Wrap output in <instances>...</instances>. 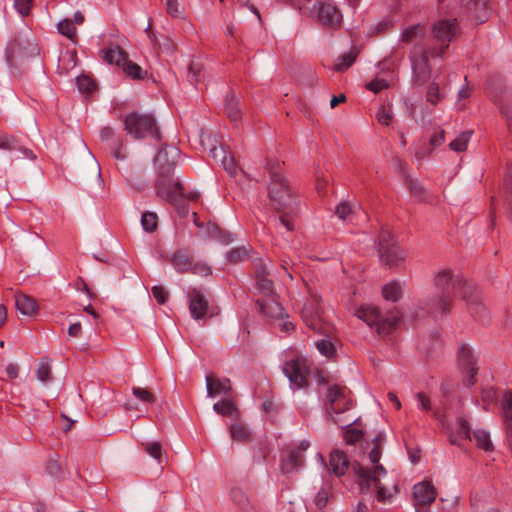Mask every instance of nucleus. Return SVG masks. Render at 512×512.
I'll return each mask as SVG.
<instances>
[{"label": "nucleus", "instance_id": "423d86ee", "mask_svg": "<svg viewBox=\"0 0 512 512\" xmlns=\"http://www.w3.org/2000/svg\"><path fill=\"white\" fill-rule=\"evenodd\" d=\"M472 436L476 445L484 451L489 452L494 449L490 435L486 430L476 429L471 435L467 420L463 417H458L451 428L450 442L452 444H457L462 439L472 440Z\"/></svg>", "mask_w": 512, "mask_h": 512}, {"label": "nucleus", "instance_id": "5fc2aeb1", "mask_svg": "<svg viewBox=\"0 0 512 512\" xmlns=\"http://www.w3.org/2000/svg\"><path fill=\"white\" fill-rule=\"evenodd\" d=\"M501 115L506 119L508 126L512 124V102L506 101L498 104Z\"/></svg>", "mask_w": 512, "mask_h": 512}, {"label": "nucleus", "instance_id": "f8f14e48", "mask_svg": "<svg viewBox=\"0 0 512 512\" xmlns=\"http://www.w3.org/2000/svg\"><path fill=\"white\" fill-rule=\"evenodd\" d=\"M310 444L304 440L299 445L288 451L285 457L281 459V471L285 475L296 472L304 463V452L309 448Z\"/></svg>", "mask_w": 512, "mask_h": 512}, {"label": "nucleus", "instance_id": "09e8293b", "mask_svg": "<svg viewBox=\"0 0 512 512\" xmlns=\"http://www.w3.org/2000/svg\"><path fill=\"white\" fill-rule=\"evenodd\" d=\"M76 84H77L79 91L84 92V93H90L96 87L95 82L88 76L77 77Z\"/></svg>", "mask_w": 512, "mask_h": 512}, {"label": "nucleus", "instance_id": "bf43d9fd", "mask_svg": "<svg viewBox=\"0 0 512 512\" xmlns=\"http://www.w3.org/2000/svg\"><path fill=\"white\" fill-rule=\"evenodd\" d=\"M392 245H395V243L392 241V234L387 230L381 231L379 236L378 249L389 248Z\"/></svg>", "mask_w": 512, "mask_h": 512}, {"label": "nucleus", "instance_id": "1a4fd4ad", "mask_svg": "<svg viewBox=\"0 0 512 512\" xmlns=\"http://www.w3.org/2000/svg\"><path fill=\"white\" fill-rule=\"evenodd\" d=\"M283 373L296 388H304L308 385L307 376L309 364L306 357L296 355L288 359L283 365Z\"/></svg>", "mask_w": 512, "mask_h": 512}, {"label": "nucleus", "instance_id": "20e7f679", "mask_svg": "<svg viewBox=\"0 0 512 512\" xmlns=\"http://www.w3.org/2000/svg\"><path fill=\"white\" fill-rule=\"evenodd\" d=\"M349 394L350 391L346 387L333 385L328 388L326 396V413L335 424L349 426L353 423L351 419L343 422L336 418L337 415L350 409L352 402Z\"/></svg>", "mask_w": 512, "mask_h": 512}, {"label": "nucleus", "instance_id": "ddd939ff", "mask_svg": "<svg viewBox=\"0 0 512 512\" xmlns=\"http://www.w3.org/2000/svg\"><path fill=\"white\" fill-rule=\"evenodd\" d=\"M412 68H413V83L421 86L427 82L431 76V68L429 66L428 54L423 51L419 58H416L415 54L411 56Z\"/></svg>", "mask_w": 512, "mask_h": 512}, {"label": "nucleus", "instance_id": "052dcab7", "mask_svg": "<svg viewBox=\"0 0 512 512\" xmlns=\"http://www.w3.org/2000/svg\"><path fill=\"white\" fill-rule=\"evenodd\" d=\"M31 3L32 0H15L14 6L22 16H26L30 12Z\"/></svg>", "mask_w": 512, "mask_h": 512}, {"label": "nucleus", "instance_id": "7ed1b4c3", "mask_svg": "<svg viewBox=\"0 0 512 512\" xmlns=\"http://www.w3.org/2000/svg\"><path fill=\"white\" fill-rule=\"evenodd\" d=\"M180 156V150L174 146H166L160 149L155 157V166L157 170L156 191L162 199L176 203L184 198L183 186L180 182H173V190L166 189V181L170 180L173 174L176 161Z\"/></svg>", "mask_w": 512, "mask_h": 512}, {"label": "nucleus", "instance_id": "72a5a7b5", "mask_svg": "<svg viewBox=\"0 0 512 512\" xmlns=\"http://www.w3.org/2000/svg\"><path fill=\"white\" fill-rule=\"evenodd\" d=\"M238 104V99L235 97V95L229 94L227 96L225 101V110L228 118L233 122H237L241 117Z\"/></svg>", "mask_w": 512, "mask_h": 512}, {"label": "nucleus", "instance_id": "774afa93", "mask_svg": "<svg viewBox=\"0 0 512 512\" xmlns=\"http://www.w3.org/2000/svg\"><path fill=\"white\" fill-rule=\"evenodd\" d=\"M210 154L216 161L221 162L228 155V152L225 150V148L223 146L220 145V146H214L213 148H211Z\"/></svg>", "mask_w": 512, "mask_h": 512}, {"label": "nucleus", "instance_id": "de8ad7c7", "mask_svg": "<svg viewBox=\"0 0 512 512\" xmlns=\"http://www.w3.org/2000/svg\"><path fill=\"white\" fill-rule=\"evenodd\" d=\"M335 214L343 221L351 220L353 215L352 205L347 201H343L336 207Z\"/></svg>", "mask_w": 512, "mask_h": 512}, {"label": "nucleus", "instance_id": "37998d69", "mask_svg": "<svg viewBox=\"0 0 512 512\" xmlns=\"http://www.w3.org/2000/svg\"><path fill=\"white\" fill-rule=\"evenodd\" d=\"M121 66L123 67V71L130 77L134 78V79H140L142 78V75H141V72H142V69L141 67L128 60V57H125V60L122 62Z\"/></svg>", "mask_w": 512, "mask_h": 512}, {"label": "nucleus", "instance_id": "a18cd8bd", "mask_svg": "<svg viewBox=\"0 0 512 512\" xmlns=\"http://www.w3.org/2000/svg\"><path fill=\"white\" fill-rule=\"evenodd\" d=\"M18 148H20V142L15 136L0 134V149L13 151Z\"/></svg>", "mask_w": 512, "mask_h": 512}, {"label": "nucleus", "instance_id": "4d7b16f0", "mask_svg": "<svg viewBox=\"0 0 512 512\" xmlns=\"http://www.w3.org/2000/svg\"><path fill=\"white\" fill-rule=\"evenodd\" d=\"M388 82L385 79H375L366 84V88L374 93H379L380 91L388 88Z\"/></svg>", "mask_w": 512, "mask_h": 512}, {"label": "nucleus", "instance_id": "0eeeda50", "mask_svg": "<svg viewBox=\"0 0 512 512\" xmlns=\"http://www.w3.org/2000/svg\"><path fill=\"white\" fill-rule=\"evenodd\" d=\"M124 130L135 139H141L148 135L158 137L155 118L151 114L132 112L124 119Z\"/></svg>", "mask_w": 512, "mask_h": 512}, {"label": "nucleus", "instance_id": "3c124183", "mask_svg": "<svg viewBox=\"0 0 512 512\" xmlns=\"http://www.w3.org/2000/svg\"><path fill=\"white\" fill-rule=\"evenodd\" d=\"M247 257H248V252L245 247L234 248L227 254L228 260L230 262H234V263L242 261V260L246 259Z\"/></svg>", "mask_w": 512, "mask_h": 512}, {"label": "nucleus", "instance_id": "f3484780", "mask_svg": "<svg viewBox=\"0 0 512 512\" xmlns=\"http://www.w3.org/2000/svg\"><path fill=\"white\" fill-rule=\"evenodd\" d=\"M415 506L430 505L437 497L434 486L429 481L417 483L413 487Z\"/></svg>", "mask_w": 512, "mask_h": 512}, {"label": "nucleus", "instance_id": "49530a36", "mask_svg": "<svg viewBox=\"0 0 512 512\" xmlns=\"http://www.w3.org/2000/svg\"><path fill=\"white\" fill-rule=\"evenodd\" d=\"M442 98L440 93L439 84L432 82L429 84L426 92V101L431 105H436Z\"/></svg>", "mask_w": 512, "mask_h": 512}, {"label": "nucleus", "instance_id": "dca6fc26", "mask_svg": "<svg viewBox=\"0 0 512 512\" xmlns=\"http://www.w3.org/2000/svg\"><path fill=\"white\" fill-rule=\"evenodd\" d=\"M189 297V311L195 320H200L205 317L209 303L203 293L197 289H192L188 293Z\"/></svg>", "mask_w": 512, "mask_h": 512}, {"label": "nucleus", "instance_id": "412c9836", "mask_svg": "<svg viewBox=\"0 0 512 512\" xmlns=\"http://www.w3.org/2000/svg\"><path fill=\"white\" fill-rule=\"evenodd\" d=\"M206 389L209 397L229 395L232 391L231 383L228 378L213 379L210 376H206Z\"/></svg>", "mask_w": 512, "mask_h": 512}, {"label": "nucleus", "instance_id": "473e14b6", "mask_svg": "<svg viewBox=\"0 0 512 512\" xmlns=\"http://www.w3.org/2000/svg\"><path fill=\"white\" fill-rule=\"evenodd\" d=\"M500 409L503 417L504 427L512 424V392L504 391L500 399Z\"/></svg>", "mask_w": 512, "mask_h": 512}, {"label": "nucleus", "instance_id": "9b49d317", "mask_svg": "<svg viewBox=\"0 0 512 512\" xmlns=\"http://www.w3.org/2000/svg\"><path fill=\"white\" fill-rule=\"evenodd\" d=\"M457 361L460 370L467 374L464 378V384L466 386H472L475 383L478 366L473 351L468 345L462 344L459 347Z\"/></svg>", "mask_w": 512, "mask_h": 512}, {"label": "nucleus", "instance_id": "39448f33", "mask_svg": "<svg viewBox=\"0 0 512 512\" xmlns=\"http://www.w3.org/2000/svg\"><path fill=\"white\" fill-rule=\"evenodd\" d=\"M359 319L369 327L374 328L379 335H387L391 332L398 321V317L392 313L382 315L379 309L373 305H365L356 311Z\"/></svg>", "mask_w": 512, "mask_h": 512}, {"label": "nucleus", "instance_id": "338daca9", "mask_svg": "<svg viewBox=\"0 0 512 512\" xmlns=\"http://www.w3.org/2000/svg\"><path fill=\"white\" fill-rule=\"evenodd\" d=\"M110 148L112 150V153H113V156H114L115 159L119 160V159H124L125 158V155L122 154V152H121V150L123 148V144H122L121 139L113 140Z\"/></svg>", "mask_w": 512, "mask_h": 512}, {"label": "nucleus", "instance_id": "2f4dec72", "mask_svg": "<svg viewBox=\"0 0 512 512\" xmlns=\"http://www.w3.org/2000/svg\"><path fill=\"white\" fill-rule=\"evenodd\" d=\"M409 190L411 196L417 202H432L433 196L425 189V187L417 180L409 181Z\"/></svg>", "mask_w": 512, "mask_h": 512}, {"label": "nucleus", "instance_id": "58836bf2", "mask_svg": "<svg viewBox=\"0 0 512 512\" xmlns=\"http://www.w3.org/2000/svg\"><path fill=\"white\" fill-rule=\"evenodd\" d=\"M158 223V217L156 213L153 212H145L143 213L141 217V224L143 229L148 232L152 233L156 230Z\"/></svg>", "mask_w": 512, "mask_h": 512}, {"label": "nucleus", "instance_id": "603ef678", "mask_svg": "<svg viewBox=\"0 0 512 512\" xmlns=\"http://www.w3.org/2000/svg\"><path fill=\"white\" fill-rule=\"evenodd\" d=\"M166 12L172 17H181L183 10L181 9L178 0H164Z\"/></svg>", "mask_w": 512, "mask_h": 512}, {"label": "nucleus", "instance_id": "cd10ccee", "mask_svg": "<svg viewBox=\"0 0 512 512\" xmlns=\"http://www.w3.org/2000/svg\"><path fill=\"white\" fill-rule=\"evenodd\" d=\"M330 466L337 476H342L349 466V461L344 452L335 450L330 455Z\"/></svg>", "mask_w": 512, "mask_h": 512}, {"label": "nucleus", "instance_id": "8fccbe9b", "mask_svg": "<svg viewBox=\"0 0 512 512\" xmlns=\"http://www.w3.org/2000/svg\"><path fill=\"white\" fill-rule=\"evenodd\" d=\"M316 347L322 355L328 358L332 357L335 353V347L333 343L327 339L318 341L316 343Z\"/></svg>", "mask_w": 512, "mask_h": 512}, {"label": "nucleus", "instance_id": "0e129e2a", "mask_svg": "<svg viewBox=\"0 0 512 512\" xmlns=\"http://www.w3.org/2000/svg\"><path fill=\"white\" fill-rule=\"evenodd\" d=\"M377 120L380 124L388 126L392 121V116L390 112L385 108L381 107L377 114H376Z\"/></svg>", "mask_w": 512, "mask_h": 512}, {"label": "nucleus", "instance_id": "6ab92c4d", "mask_svg": "<svg viewBox=\"0 0 512 512\" xmlns=\"http://www.w3.org/2000/svg\"><path fill=\"white\" fill-rule=\"evenodd\" d=\"M378 252L381 262L390 268L400 267L405 259L403 250L396 244L389 248H380Z\"/></svg>", "mask_w": 512, "mask_h": 512}, {"label": "nucleus", "instance_id": "69168bd1", "mask_svg": "<svg viewBox=\"0 0 512 512\" xmlns=\"http://www.w3.org/2000/svg\"><path fill=\"white\" fill-rule=\"evenodd\" d=\"M46 471L49 475L57 477L61 473V466L56 460L50 459L46 463Z\"/></svg>", "mask_w": 512, "mask_h": 512}, {"label": "nucleus", "instance_id": "ea45409f", "mask_svg": "<svg viewBox=\"0 0 512 512\" xmlns=\"http://www.w3.org/2000/svg\"><path fill=\"white\" fill-rule=\"evenodd\" d=\"M58 32L66 36L71 41L76 39V28L70 19H64L58 24Z\"/></svg>", "mask_w": 512, "mask_h": 512}, {"label": "nucleus", "instance_id": "a19ab883", "mask_svg": "<svg viewBox=\"0 0 512 512\" xmlns=\"http://www.w3.org/2000/svg\"><path fill=\"white\" fill-rule=\"evenodd\" d=\"M132 394L143 403L153 404L156 402V396L146 388L133 387Z\"/></svg>", "mask_w": 512, "mask_h": 512}, {"label": "nucleus", "instance_id": "79ce46f5", "mask_svg": "<svg viewBox=\"0 0 512 512\" xmlns=\"http://www.w3.org/2000/svg\"><path fill=\"white\" fill-rule=\"evenodd\" d=\"M231 496L234 503L242 510L247 511L250 508V503L247 495L241 489H233Z\"/></svg>", "mask_w": 512, "mask_h": 512}, {"label": "nucleus", "instance_id": "bb28decb", "mask_svg": "<svg viewBox=\"0 0 512 512\" xmlns=\"http://www.w3.org/2000/svg\"><path fill=\"white\" fill-rule=\"evenodd\" d=\"M170 261L175 268V270L179 273H186L190 271V268L192 267V260L188 252L184 250H178L175 251Z\"/></svg>", "mask_w": 512, "mask_h": 512}, {"label": "nucleus", "instance_id": "393cba45", "mask_svg": "<svg viewBox=\"0 0 512 512\" xmlns=\"http://www.w3.org/2000/svg\"><path fill=\"white\" fill-rule=\"evenodd\" d=\"M303 321L311 329L318 331L320 329V314L315 303H309L301 310Z\"/></svg>", "mask_w": 512, "mask_h": 512}, {"label": "nucleus", "instance_id": "aec40b11", "mask_svg": "<svg viewBox=\"0 0 512 512\" xmlns=\"http://www.w3.org/2000/svg\"><path fill=\"white\" fill-rule=\"evenodd\" d=\"M256 268V282L257 287L265 294L272 295L273 294V282L268 278V271L266 264L262 259H258L255 263Z\"/></svg>", "mask_w": 512, "mask_h": 512}, {"label": "nucleus", "instance_id": "f704fd0d", "mask_svg": "<svg viewBox=\"0 0 512 512\" xmlns=\"http://www.w3.org/2000/svg\"><path fill=\"white\" fill-rule=\"evenodd\" d=\"M36 377L41 382H48L52 379V368L51 360L49 358H43L37 368Z\"/></svg>", "mask_w": 512, "mask_h": 512}, {"label": "nucleus", "instance_id": "b1692460", "mask_svg": "<svg viewBox=\"0 0 512 512\" xmlns=\"http://www.w3.org/2000/svg\"><path fill=\"white\" fill-rule=\"evenodd\" d=\"M15 304L17 310L26 316H32L38 311V304L34 298L23 293L15 295Z\"/></svg>", "mask_w": 512, "mask_h": 512}, {"label": "nucleus", "instance_id": "2eb2a0df", "mask_svg": "<svg viewBox=\"0 0 512 512\" xmlns=\"http://www.w3.org/2000/svg\"><path fill=\"white\" fill-rule=\"evenodd\" d=\"M458 279L455 278L452 271L449 269H442L438 271L433 279V284L436 288V293L454 294L457 289Z\"/></svg>", "mask_w": 512, "mask_h": 512}, {"label": "nucleus", "instance_id": "6e6552de", "mask_svg": "<svg viewBox=\"0 0 512 512\" xmlns=\"http://www.w3.org/2000/svg\"><path fill=\"white\" fill-rule=\"evenodd\" d=\"M38 54V47L33 42H22L18 39L10 41L6 47V61L11 67H20Z\"/></svg>", "mask_w": 512, "mask_h": 512}, {"label": "nucleus", "instance_id": "9d476101", "mask_svg": "<svg viewBox=\"0 0 512 512\" xmlns=\"http://www.w3.org/2000/svg\"><path fill=\"white\" fill-rule=\"evenodd\" d=\"M456 33V21L443 19L433 25V35L438 42L445 43L431 51L432 57H443L449 42L452 41Z\"/></svg>", "mask_w": 512, "mask_h": 512}, {"label": "nucleus", "instance_id": "680f3d73", "mask_svg": "<svg viewBox=\"0 0 512 512\" xmlns=\"http://www.w3.org/2000/svg\"><path fill=\"white\" fill-rule=\"evenodd\" d=\"M190 271L194 274H198L201 276H208V275H211V273H212L211 268L205 263L192 264Z\"/></svg>", "mask_w": 512, "mask_h": 512}, {"label": "nucleus", "instance_id": "5701e85b", "mask_svg": "<svg viewBox=\"0 0 512 512\" xmlns=\"http://www.w3.org/2000/svg\"><path fill=\"white\" fill-rule=\"evenodd\" d=\"M457 289H460L462 298L469 305L480 304L479 291L473 282L458 279Z\"/></svg>", "mask_w": 512, "mask_h": 512}, {"label": "nucleus", "instance_id": "c756f323", "mask_svg": "<svg viewBox=\"0 0 512 512\" xmlns=\"http://www.w3.org/2000/svg\"><path fill=\"white\" fill-rule=\"evenodd\" d=\"M128 54L119 46L109 47L102 50V58L109 64L121 66Z\"/></svg>", "mask_w": 512, "mask_h": 512}, {"label": "nucleus", "instance_id": "6e6d98bb", "mask_svg": "<svg viewBox=\"0 0 512 512\" xmlns=\"http://www.w3.org/2000/svg\"><path fill=\"white\" fill-rule=\"evenodd\" d=\"M201 65L191 62L188 66V78L191 83L200 81Z\"/></svg>", "mask_w": 512, "mask_h": 512}, {"label": "nucleus", "instance_id": "4468645a", "mask_svg": "<svg viewBox=\"0 0 512 512\" xmlns=\"http://www.w3.org/2000/svg\"><path fill=\"white\" fill-rule=\"evenodd\" d=\"M454 294L436 293L428 303V313L434 318L445 316L452 309Z\"/></svg>", "mask_w": 512, "mask_h": 512}, {"label": "nucleus", "instance_id": "e433bc0d", "mask_svg": "<svg viewBox=\"0 0 512 512\" xmlns=\"http://www.w3.org/2000/svg\"><path fill=\"white\" fill-rule=\"evenodd\" d=\"M383 297L388 301L396 302L402 294V287L398 282H391L382 288Z\"/></svg>", "mask_w": 512, "mask_h": 512}, {"label": "nucleus", "instance_id": "c85d7f7f", "mask_svg": "<svg viewBox=\"0 0 512 512\" xmlns=\"http://www.w3.org/2000/svg\"><path fill=\"white\" fill-rule=\"evenodd\" d=\"M229 432L232 440L236 442L247 443L252 439L251 431L241 422H236L230 425Z\"/></svg>", "mask_w": 512, "mask_h": 512}, {"label": "nucleus", "instance_id": "4be33fe9", "mask_svg": "<svg viewBox=\"0 0 512 512\" xmlns=\"http://www.w3.org/2000/svg\"><path fill=\"white\" fill-rule=\"evenodd\" d=\"M257 305L259 306L260 311L267 317L283 319L285 315V311L281 304L272 297L268 299H259L257 301Z\"/></svg>", "mask_w": 512, "mask_h": 512}, {"label": "nucleus", "instance_id": "13d9d810", "mask_svg": "<svg viewBox=\"0 0 512 512\" xmlns=\"http://www.w3.org/2000/svg\"><path fill=\"white\" fill-rule=\"evenodd\" d=\"M363 434L358 429H351L345 432L344 439L347 444L353 445L357 443L361 438Z\"/></svg>", "mask_w": 512, "mask_h": 512}, {"label": "nucleus", "instance_id": "4c0bfd02", "mask_svg": "<svg viewBox=\"0 0 512 512\" xmlns=\"http://www.w3.org/2000/svg\"><path fill=\"white\" fill-rule=\"evenodd\" d=\"M423 34L424 27L420 24H416L403 30L401 33V41L404 43H411Z\"/></svg>", "mask_w": 512, "mask_h": 512}, {"label": "nucleus", "instance_id": "7c9ffc66", "mask_svg": "<svg viewBox=\"0 0 512 512\" xmlns=\"http://www.w3.org/2000/svg\"><path fill=\"white\" fill-rule=\"evenodd\" d=\"M359 49L353 46L349 52L339 56L335 62L334 70L344 72L353 65L359 55Z\"/></svg>", "mask_w": 512, "mask_h": 512}, {"label": "nucleus", "instance_id": "e2e57ef3", "mask_svg": "<svg viewBox=\"0 0 512 512\" xmlns=\"http://www.w3.org/2000/svg\"><path fill=\"white\" fill-rule=\"evenodd\" d=\"M224 169L230 174L234 175L237 170L235 159L231 155H227L221 162Z\"/></svg>", "mask_w": 512, "mask_h": 512}, {"label": "nucleus", "instance_id": "864d4df0", "mask_svg": "<svg viewBox=\"0 0 512 512\" xmlns=\"http://www.w3.org/2000/svg\"><path fill=\"white\" fill-rule=\"evenodd\" d=\"M152 294L159 304H164L168 300L169 293L162 285H155L151 289Z\"/></svg>", "mask_w": 512, "mask_h": 512}, {"label": "nucleus", "instance_id": "f03ea898", "mask_svg": "<svg viewBox=\"0 0 512 512\" xmlns=\"http://www.w3.org/2000/svg\"><path fill=\"white\" fill-rule=\"evenodd\" d=\"M267 171L269 174L267 193L271 208L279 214H296L298 204L288 181L282 174L280 163L269 161Z\"/></svg>", "mask_w": 512, "mask_h": 512}, {"label": "nucleus", "instance_id": "c03bdc74", "mask_svg": "<svg viewBox=\"0 0 512 512\" xmlns=\"http://www.w3.org/2000/svg\"><path fill=\"white\" fill-rule=\"evenodd\" d=\"M142 446L148 455H150L154 459L158 460L159 463H161L163 457V450L159 442H146L143 443Z\"/></svg>", "mask_w": 512, "mask_h": 512}, {"label": "nucleus", "instance_id": "a878e982", "mask_svg": "<svg viewBox=\"0 0 512 512\" xmlns=\"http://www.w3.org/2000/svg\"><path fill=\"white\" fill-rule=\"evenodd\" d=\"M213 409L216 413L229 417L233 420L240 418V412L236 403L232 399H223L214 404Z\"/></svg>", "mask_w": 512, "mask_h": 512}, {"label": "nucleus", "instance_id": "f257e3e1", "mask_svg": "<svg viewBox=\"0 0 512 512\" xmlns=\"http://www.w3.org/2000/svg\"><path fill=\"white\" fill-rule=\"evenodd\" d=\"M381 435H377L373 439L374 447L369 452V460L373 464L371 468L363 467L359 463L352 466V470L356 477V482L362 494H368L374 489L378 501L384 502L390 500L397 493V485L392 483L387 486L382 483V479L386 477V469L378 464L381 458Z\"/></svg>", "mask_w": 512, "mask_h": 512}, {"label": "nucleus", "instance_id": "a211bd4d", "mask_svg": "<svg viewBox=\"0 0 512 512\" xmlns=\"http://www.w3.org/2000/svg\"><path fill=\"white\" fill-rule=\"evenodd\" d=\"M318 20L327 27H335L341 22L339 10L328 3H321L317 7Z\"/></svg>", "mask_w": 512, "mask_h": 512}, {"label": "nucleus", "instance_id": "c9c22d12", "mask_svg": "<svg viewBox=\"0 0 512 512\" xmlns=\"http://www.w3.org/2000/svg\"><path fill=\"white\" fill-rule=\"evenodd\" d=\"M473 134L472 130L461 132L456 139H454L449 147L451 150L455 152H463L467 149V145L470 141V138Z\"/></svg>", "mask_w": 512, "mask_h": 512}]
</instances>
